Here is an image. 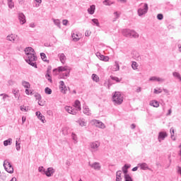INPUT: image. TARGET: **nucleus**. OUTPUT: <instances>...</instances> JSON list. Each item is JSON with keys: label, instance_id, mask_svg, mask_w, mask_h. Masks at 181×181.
I'll list each match as a JSON object with an SVG mask.
<instances>
[{"label": "nucleus", "instance_id": "1", "mask_svg": "<svg viewBox=\"0 0 181 181\" xmlns=\"http://www.w3.org/2000/svg\"><path fill=\"white\" fill-rule=\"evenodd\" d=\"M25 62L28 63L30 66L32 67H35V69H37V64H36V60H37V57L35 55V49L31 47H26L25 49Z\"/></svg>", "mask_w": 181, "mask_h": 181}, {"label": "nucleus", "instance_id": "2", "mask_svg": "<svg viewBox=\"0 0 181 181\" xmlns=\"http://www.w3.org/2000/svg\"><path fill=\"white\" fill-rule=\"evenodd\" d=\"M53 71H59V73L65 71L64 73L61 74V78L66 79V77L70 76V68L69 66H59L57 69H54Z\"/></svg>", "mask_w": 181, "mask_h": 181}, {"label": "nucleus", "instance_id": "3", "mask_svg": "<svg viewBox=\"0 0 181 181\" xmlns=\"http://www.w3.org/2000/svg\"><path fill=\"white\" fill-rule=\"evenodd\" d=\"M112 101L115 103V105H121L124 102V97L120 92H115L112 95Z\"/></svg>", "mask_w": 181, "mask_h": 181}, {"label": "nucleus", "instance_id": "4", "mask_svg": "<svg viewBox=\"0 0 181 181\" xmlns=\"http://www.w3.org/2000/svg\"><path fill=\"white\" fill-rule=\"evenodd\" d=\"M4 168L8 173H13V167L12 164L10 163L9 160H5L4 162Z\"/></svg>", "mask_w": 181, "mask_h": 181}, {"label": "nucleus", "instance_id": "5", "mask_svg": "<svg viewBox=\"0 0 181 181\" xmlns=\"http://www.w3.org/2000/svg\"><path fill=\"white\" fill-rule=\"evenodd\" d=\"M149 9V7L148 6V4H144V8H139L137 12L139 16H142L143 15H145V13H148V10Z\"/></svg>", "mask_w": 181, "mask_h": 181}, {"label": "nucleus", "instance_id": "6", "mask_svg": "<svg viewBox=\"0 0 181 181\" xmlns=\"http://www.w3.org/2000/svg\"><path fill=\"white\" fill-rule=\"evenodd\" d=\"M100 143L98 141L91 142L90 144V146L92 152H97L98 151V148H100Z\"/></svg>", "mask_w": 181, "mask_h": 181}, {"label": "nucleus", "instance_id": "7", "mask_svg": "<svg viewBox=\"0 0 181 181\" xmlns=\"http://www.w3.org/2000/svg\"><path fill=\"white\" fill-rule=\"evenodd\" d=\"M90 124L92 125H95V127H98V128H101L102 129H104V128H105V124H104V123L97 119L91 120Z\"/></svg>", "mask_w": 181, "mask_h": 181}, {"label": "nucleus", "instance_id": "8", "mask_svg": "<svg viewBox=\"0 0 181 181\" xmlns=\"http://www.w3.org/2000/svg\"><path fill=\"white\" fill-rule=\"evenodd\" d=\"M166 137H168V133L166 132H160L158 136V142H162Z\"/></svg>", "mask_w": 181, "mask_h": 181}, {"label": "nucleus", "instance_id": "9", "mask_svg": "<svg viewBox=\"0 0 181 181\" xmlns=\"http://www.w3.org/2000/svg\"><path fill=\"white\" fill-rule=\"evenodd\" d=\"M65 110L69 112V114H71L72 115H76V114H77L76 109L71 106H66Z\"/></svg>", "mask_w": 181, "mask_h": 181}, {"label": "nucleus", "instance_id": "10", "mask_svg": "<svg viewBox=\"0 0 181 181\" xmlns=\"http://www.w3.org/2000/svg\"><path fill=\"white\" fill-rule=\"evenodd\" d=\"M137 166L140 168L141 170H152V169L150 168L149 166H148V164H146V163H139Z\"/></svg>", "mask_w": 181, "mask_h": 181}, {"label": "nucleus", "instance_id": "11", "mask_svg": "<svg viewBox=\"0 0 181 181\" xmlns=\"http://www.w3.org/2000/svg\"><path fill=\"white\" fill-rule=\"evenodd\" d=\"M59 90H61V93H63V94H66V91L67 90V87L64 84V81H61L59 82Z\"/></svg>", "mask_w": 181, "mask_h": 181}, {"label": "nucleus", "instance_id": "12", "mask_svg": "<svg viewBox=\"0 0 181 181\" xmlns=\"http://www.w3.org/2000/svg\"><path fill=\"white\" fill-rule=\"evenodd\" d=\"M95 54H96L97 57L100 60H102L103 62H108L110 60V57H108L107 56H104V55L101 54V53H100V52H96Z\"/></svg>", "mask_w": 181, "mask_h": 181}, {"label": "nucleus", "instance_id": "13", "mask_svg": "<svg viewBox=\"0 0 181 181\" xmlns=\"http://www.w3.org/2000/svg\"><path fill=\"white\" fill-rule=\"evenodd\" d=\"M18 20L20 21L21 25H24V23H26V17L23 13H18Z\"/></svg>", "mask_w": 181, "mask_h": 181}, {"label": "nucleus", "instance_id": "14", "mask_svg": "<svg viewBox=\"0 0 181 181\" xmlns=\"http://www.w3.org/2000/svg\"><path fill=\"white\" fill-rule=\"evenodd\" d=\"M89 166L92 168V169H95V170H100L101 169V165H100V163H93L91 164V163L89 162Z\"/></svg>", "mask_w": 181, "mask_h": 181}, {"label": "nucleus", "instance_id": "15", "mask_svg": "<svg viewBox=\"0 0 181 181\" xmlns=\"http://www.w3.org/2000/svg\"><path fill=\"white\" fill-rule=\"evenodd\" d=\"M74 108L77 111H81V103L80 100H76L74 104Z\"/></svg>", "mask_w": 181, "mask_h": 181}, {"label": "nucleus", "instance_id": "16", "mask_svg": "<svg viewBox=\"0 0 181 181\" xmlns=\"http://www.w3.org/2000/svg\"><path fill=\"white\" fill-rule=\"evenodd\" d=\"M131 31L132 30L125 28L122 30V33L123 36H125V37H131Z\"/></svg>", "mask_w": 181, "mask_h": 181}, {"label": "nucleus", "instance_id": "17", "mask_svg": "<svg viewBox=\"0 0 181 181\" xmlns=\"http://www.w3.org/2000/svg\"><path fill=\"white\" fill-rule=\"evenodd\" d=\"M55 170L53 168H48L47 170H45V175L47 177H50L53 173H54Z\"/></svg>", "mask_w": 181, "mask_h": 181}, {"label": "nucleus", "instance_id": "18", "mask_svg": "<svg viewBox=\"0 0 181 181\" xmlns=\"http://www.w3.org/2000/svg\"><path fill=\"white\" fill-rule=\"evenodd\" d=\"M149 81H158L159 83H163L165 79L156 76H152L149 78Z\"/></svg>", "mask_w": 181, "mask_h": 181}, {"label": "nucleus", "instance_id": "19", "mask_svg": "<svg viewBox=\"0 0 181 181\" xmlns=\"http://www.w3.org/2000/svg\"><path fill=\"white\" fill-rule=\"evenodd\" d=\"M58 57H59V60L62 64H64L66 63V60H67V57H66V55L64 54H59Z\"/></svg>", "mask_w": 181, "mask_h": 181}, {"label": "nucleus", "instance_id": "20", "mask_svg": "<svg viewBox=\"0 0 181 181\" xmlns=\"http://www.w3.org/2000/svg\"><path fill=\"white\" fill-rule=\"evenodd\" d=\"M76 122L79 124L80 127L87 126V122H86L85 119H79Z\"/></svg>", "mask_w": 181, "mask_h": 181}, {"label": "nucleus", "instance_id": "21", "mask_svg": "<svg viewBox=\"0 0 181 181\" xmlns=\"http://www.w3.org/2000/svg\"><path fill=\"white\" fill-rule=\"evenodd\" d=\"M88 12L90 15H94V12H95V6L92 5L88 8Z\"/></svg>", "mask_w": 181, "mask_h": 181}, {"label": "nucleus", "instance_id": "22", "mask_svg": "<svg viewBox=\"0 0 181 181\" xmlns=\"http://www.w3.org/2000/svg\"><path fill=\"white\" fill-rule=\"evenodd\" d=\"M131 36H132L134 39H138V37H139V34H138L136 31L132 30L130 32V37Z\"/></svg>", "mask_w": 181, "mask_h": 181}, {"label": "nucleus", "instance_id": "23", "mask_svg": "<svg viewBox=\"0 0 181 181\" xmlns=\"http://www.w3.org/2000/svg\"><path fill=\"white\" fill-rule=\"evenodd\" d=\"M83 114H85L86 115H91V112L90 110V109L88 108V107L87 106H84L83 107Z\"/></svg>", "mask_w": 181, "mask_h": 181}, {"label": "nucleus", "instance_id": "24", "mask_svg": "<svg viewBox=\"0 0 181 181\" xmlns=\"http://www.w3.org/2000/svg\"><path fill=\"white\" fill-rule=\"evenodd\" d=\"M12 93L15 98H18V100H19V97L21 96V95H19V89H13Z\"/></svg>", "mask_w": 181, "mask_h": 181}, {"label": "nucleus", "instance_id": "25", "mask_svg": "<svg viewBox=\"0 0 181 181\" xmlns=\"http://www.w3.org/2000/svg\"><path fill=\"white\" fill-rule=\"evenodd\" d=\"M122 173V171L119 170L116 173V181H122V178L121 177V175Z\"/></svg>", "mask_w": 181, "mask_h": 181}, {"label": "nucleus", "instance_id": "26", "mask_svg": "<svg viewBox=\"0 0 181 181\" xmlns=\"http://www.w3.org/2000/svg\"><path fill=\"white\" fill-rule=\"evenodd\" d=\"M103 5H105L106 6H111V5H114L115 2L111 1L110 0H105L103 1Z\"/></svg>", "mask_w": 181, "mask_h": 181}, {"label": "nucleus", "instance_id": "27", "mask_svg": "<svg viewBox=\"0 0 181 181\" xmlns=\"http://www.w3.org/2000/svg\"><path fill=\"white\" fill-rule=\"evenodd\" d=\"M7 40H9V42H15V39H16V35L11 34L6 37Z\"/></svg>", "mask_w": 181, "mask_h": 181}, {"label": "nucleus", "instance_id": "28", "mask_svg": "<svg viewBox=\"0 0 181 181\" xmlns=\"http://www.w3.org/2000/svg\"><path fill=\"white\" fill-rule=\"evenodd\" d=\"M150 105H151L152 107H154L156 108H158V107H159V102H158L157 100H152L150 103Z\"/></svg>", "mask_w": 181, "mask_h": 181}, {"label": "nucleus", "instance_id": "29", "mask_svg": "<svg viewBox=\"0 0 181 181\" xmlns=\"http://www.w3.org/2000/svg\"><path fill=\"white\" fill-rule=\"evenodd\" d=\"M22 86L25 88H30V83L26 81H22Z\"/></svg>", "mask_w": 181, "mask_h": 181}, {"label": "nucleus", "instance_id": "30", "mask_svg": "<svg viewBox=\"0 0 181 181\" xmlns=\"http://www.w3.org/2000/svg\"><path fill=\"white\" fill-rule=\"evenodd\" d=\"M170 132L171 134V139H173V141H176V138H175V129L173 127H171L170 129Z\"/></svg>", "mask_w": 181, "mask_h": 181}, {"label": "nucleus", "instance_id": "31", "mask_svg": "<svg viewBox=\"0 0 181 181\" xmlns=\"http://www.w3.org/2000/svg\"><path fill=\"white\" fill-rule=\"evenodd\" d=\"M4 146H8V145H12V139L9 138L4 141Z\"/></svg>", "mask_w": 181, "mask_h": 181}, {"label": "nucleus", "instance_id": "32", "mask_svg": "<svg viewBox=\"0 0 181 181\" xmlns=\"http://www.w3.org/2000/svg\"><path fill=\"white\" fill-rule=\"evenodd\" d=\"M75 35L76 34H74V33H73L72 35H71V37H72V38H73V40H74V42H78V40H80V37H78V35H76V36H75Z\"/></svg>", "mask_w": 181, "mask_h": 181}, {"label": "nucleus", "instance_id": "33", "mask_svg": "<svg viewBox=\"0 0 181 181\" xmlns=\"http://www.w3.org/2000/svg\"><path fill=\"white\" fill-rule=\"evenodd\" d=\"M92 79L93 81H95L96 83H98L100 78H98V76L97 74H92Z\"/></svg>", "mask_w": 181, "mask_h": 181}, {"label": "nucleus", "instance_id": "34", "mask_svg": "<svg viewBox=\"0 0 181 181\" xmlns=\"http://www.w3.org/2000/svg\"><path fill=\"white\" fill-rule=\"evenodd\" d=\"M173 76L174 77H175L176 78H178V80H180V81H181V76H180V74H179V72H173Z\"/></svg>", "mask_w": 181, "mask_h": 181}, {"label": "nucleus", "instance_id": "35", "mask_svg": "<svg viewBox=\"0 0 181 181\" xmlns=\"http://www.w3.org/2000/svg\"><path fill=\"white\" fill-rule=\"evenodd\" d=\"M40 56H41V59L43 60V62H49V61H47V57H46V54L41 52Z\"/></svg>", "mask_w": 181, "mask_h": 181}, {"label": "nucleus", "instance_id": "36", "mask_svg": "<svg viewBox=\"0 0 181 181\" xmlns=\"http://www.w3.org/2000/svg\"><path fill=\"white\" fill-rule=\"evenodd\" d=\"M124 181H134V180L132 179V177H131V175H126L124 177Z\"/></svg>", "mask_w": 181, "mask_h": 181}, {"label": "nucleus", "instance_id": "37", "mask_svg": "<svg viewBox=\"0 0 181 181\" xmlns=\"http://www.w3.org/2000/svg\"><path fill=\"white\" fill-rule=\"evenodd\" d=\"M38 171L40 172V173H42L43 175H45L46 170L43 166H40L38 168Z\"/></svg>", "mask_w": 181, "mask_h": 181}, {"label": "nucleus", "instance_id": "38", "mask_svg": "<svg viewBox=\"0 0 181 181\" xmlns=\"http://www.w3.org/2000/svg\"><path fill=\"white\" fill-rule=\"evenodd\" d=\"M45 78L49 81V83H53V81L52 80V76H50V74H46Z\"/></svg>", "mask_w": 181, "mask_h": 181}, {"label": "nucleus", "instance_id": "39", "mask_svg": "<svg viewBox=\"0 0 181 181\" xmlns=\"http://www.w3.org/2000/svg\"><path fill=\"white\" fill-rule=\"evenodd\" d=\"M8 8H10V9H12V8H14V6H15V4L12 1H8Z\"/></svg>", "mask_w": 181, "mask_h": 181}, {"label": "nucleus", "instance_id": "40", "mask_svg": "<svg viewBox=\"0 0 181 181\" xmlns=\"http://www.w3.org/2000/svg\"><path fill=\"white\" fill-rule=\"evenodd\" d=\"M133 70H136L138 69V64L136 62H133L132 64Z\"/></svg>", "mask_w": 181, "mask_h": 181}, {"label": "nucleus", "instance_id": "41", "mask_svg": "<svg viewBox=\"0 0 181 181\" xmlns=\"http://www.w3.org/2000/svg\"><path fill=\"white\" fill-rule=\"evenodd\" d=\"M110 78L112 80H113L114 81H116V83H119V81H121V80H119V78L118 77H116V76H111Z\"/></svg>", "mask_w": 181, "mask_h": 181}, {"label": "nucleus", "instance_id": "42", "mask_svg": "<svg viewBox=\"0 0 181 181\" xmlns=\"http://www.w3.org/2000/svg\"><path fill=\"white\" fill-rule=\"evenodd\" d=\"M38 119H40L43 124L46 122V120L45 119V117L41 114L40 116H38Z\"/></svg>", "mask_w": 181, "mask_h": 181}, {"label": "nucleus", "instance_id": "43", "mask_svg": "<svg viewBox=\"0 0 181 181\" xmlns=\"http://www.w3.org/2000/svg\"><path fill=\"white\" fill-rule=\"evenodd\" d=\"M45 94H48V95L52 94V89H50L49 87L45 88Z\"/></svg>", "mask_w": 181, "mask_h": 181}, {"label": "nucleus", "instance_id": "44", "mask_svg": "<svg viewBox=\"0 0 181 181\" xmlns=\"http://www.w3.org/2000/svg\"><path fill=\"white\" fill-rule=\"evenodd\" d=\"M92 22H93V23L96 25V26H100V23L98 22V19L93 18V19H92Z\"/></svg>", "mask_w": 181, "mask_h": 181}, {"label": "nucleus", "instance_id": "45", "mask_svg": "<svg viewBox=\"0 0 181 181\" xmlns=\"http://www.w3.org/2000/svg\"><path fill=\"white\" fill-rule=\"evenodd\" d=\"M16 151H21V143H18V141H16Z\"/></svg>", "mask_w": 181, "mask_h": 181}, {"label": "nucleus", "instance_id": "46", "mask_svg": "<svg viewBox=\"0 0 181 181\" xmlns=\"http://www.w3.org/2000/svg\"><path fill=\"white\" fill-rule=\"evenodd\" d=\"M122 170L124 175V177L127 176V175H129L128 174V170L127 168H124V167H122Z\"/></svg>", "mask_w": 181, "mask_h": 181}, {"label": "nucleus", "instance_id": "47", "mask_svg": "<svg viewBox=\"0 0 181 181\" xmlns=\"http://www.w3.org/2000/svg\"><path fill=\"white\" fill-rule=\"evenodd\" d=\"M35 97L36 100H38V101L42 100V95H40V94L39 93L35 94Z\"/></svg>", "mask_w": 181, "mask_h": 181}, {"label": "nucleus", "instance_id": "48", "mask_svg": "<svg viewBox=\"0 0 181 181\" xmlns=\"http://www.w3.org/2000/svg\"><path fill=\"white\" fill-rule=\"evenodd\" d=\"M20 110L21 111H24L25 112H26L27 111H28L29 109L27 108L26 106H23V107L21 106L20 107Z\"/></svg>", "mask_w": 181, "mask_h": 181}, {"label": "nucleus", "instance_id": "49", "mask_svg": "<svg viewBox=\"0 0 181 181\" xmlns=\"http://www.w3.org/2000/svg\"><path fill=\"white\" fill-rule=\"evenodd\" d=\"M157 19H158V21H162V19H163V14H162V13L158 14Z\"/></svg>", "mask_w": 181, "mask_h": 181}, {"label": "nucleus", "instance_id": "50", "mask_svg": "<svg viewBox=\"0 0 181 181\" xmlns=\"http://www.w3.org/2000/svg\"><path fill=\"white\" fill-rule=\"evenodd\" d=\"M160 93H162L161 88H158V90L154 89V94H160Z\"/></svg>", "mask_w": 181, "mask_h": 181}, {"label": "nucleus", "instance_id": "51", "mask_svg": "<svg viewBox=\"0 0 181 181\" xmlns=\"http://www.w3.org/2000/svg\"><path fill=\"white\" fill-rule=\"evenodd\" d=\"M38 104L41 106L43 107L46 104L45 101H42V100H38Z\"/></svg>", "mask_w": 181, "mask_h": 181}, {"label": "nucleus", "instance_id": "52", "mask_svg": "<svg viewBox=\"0 0 181 181\" xmlns=\"http://www.w3.org/2000/svg\"><path fill=\"white\" fill-rule=\"evenodd\" d=\"M54 23L58 28H60V21H59V20H54Z\"/></svg>", "mask_w": 181, "mask_h": 181}, {"label": "nucleus", "instance_id": "53", "mask_svg": "<svg viewBox=\"0 0 181 181\" xmlns=\"http://www.w3.org/2000/svg\"><path fill=\"white\" fill-rule=\"evenodd\" d=\"M124 169H127V170L129 169V168H131V164H125L123 166Z\"/></svg>", "mask_w": 181, "mask_h": 181}, {"label": "nucleus", "instance_id": "54", "mask_svg": "<svg viewBox=\"0 0 181 181\" xmlns=\"http://www.w3.org/2000/svg\"><path fill=\"white\" fill-rule=\"evenodd\" d=\"M71 136H72V139H74V141H77V136L76 135V134L72 133Z\"/></svg>", "mask_w": 181, "mask_h": 181}, {"label": "nucleus", "instance_id": "55", "mask_svg": "<svg viewBox=\"0 0 181 181\" xmlns=\"http://www.w3.org/2000/svg\"><path fill=\"white\" fill-rule=\"evenodd\" d=\"M25 94H27V95H32V92L30 91V90L29 89H25Z\"/></svg>", "mask_w": 181, "mask_h": 181}, {"label": "nucleus", "instance_id": "56", "mask_svg": "<svg viewBox=\"0 0 181 181\" xmlns=\"http://www.w3.org/2000/svg\"><path fill=\"white\" fill-rule=\"evenodd\" d=\"M114 15L115 16V19H118L119 18V15L117 11H115Z\"/></svg>", "mask_w": 181, "mask_h": 181}, {"label": "nucleus", "instance_id": "57", "mask_svg": "<svg viewBox=\"0 0 181 181\" xmlns=\"http://www.w3.org/2000/svg\"><path fill=\"white\" fill-rule=\"evenodd\" d=\"M62 23L64 26L67 25V23H69V21L67 20H63Z\"/></svg>", "mask_w": 181, "mask_h": 181}, {"label": "nucleus", "instance_id": "58", "mask_svg": "<svg viewBox=\"0 0 181 181\" xmlns=\"http://www.w3.org/2000/svg\"><path fill=\"white\" fill-rule=\"evenodd\" d=\"M52 70V66H48L47 70V74H50Z\"/></svg>", "mask_w": 181, "mask_h": 181}, {"label": "nucleus", "instance_id": "59", "mask_svg": "<svg viewBox=\"0 0 181 181\" xmlns=\"http://www.w3.org/2000/svg\"><path fill=\"white\" fill-rule=\"evenodd\" d=\"M115 66L117 68L116 71H118L119 70V64L117 62H115Z\"/></svg>", "mask_w": 181, "mask_h": 181}, {"label": "nucleus", "instance_id": "60", "mask_svg": "<svg viewBox=\"0 0 181 181\" xmlns=\"http://www.w3.org/2000/svg\"><path fill=\"white\" fill-rule=\"evenodd\" d=\"M9 98V95L4 94V95L3 96L2 100L5 101V100H6V98Z\"/></svg>", "mask_w": 181, "mask_h": 181}, {"label": "nucleus", "instance_id": "61", "mask_svg": "<svg viewBox=\"0 0 181 181\" xmlns=\"http://www.w3.org/2000/svg\"><path fill=\"white\" fill-rule=\"evenodd\" d=\"M130 127L132 129H135V128H136V125H135V124H131Z\"/></svg>", "mask_w": 181, "mask_h": 181}, {"label": "nucleus", "instance_id": "62", "mask_svg": "<svg viewBox=\"0 0 181 181\" xmlns=\"http://www.w3.org/2000/svg\"><path fill=\"white\" fill-rule=\"evenodd\" d=\"M138 168H139L138 166L133 168L132 170V172H136V170H138Z\"/></svg>", "mask_w": 181, "mask_h": 181}, {"label": "nucleus", "instance_id": "63", "mask_svg": "<svg viewBox=\"0 0 181 181\" xmlns=\"http://www.w3.org/2000/svg\"><path fill=\"white\" fill-rule=\"evenodd\" d=\"M136 91V93H141V87H138Z\"/></svg>", "mask_w": 181, "mask_h": 181}, {"label": "nucleus", "instance_id": "64", "mask_svg": "<svg viewBox=\"0 0 181 181\" xmlns=\"http://www.w3.org/2000/svg\"><path fill=\"white\" fill-rule=\"evenodd\" d=\"M179 148H180L179 156H181V143H180V145L179 146Z\"/></svg>", "mask_w": 181, "mask_h": 181}]
</instances>
